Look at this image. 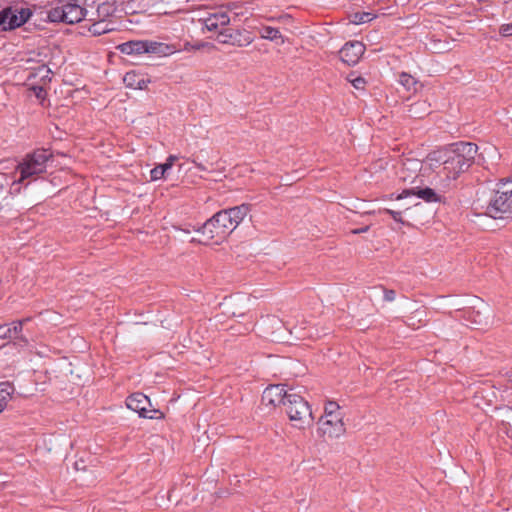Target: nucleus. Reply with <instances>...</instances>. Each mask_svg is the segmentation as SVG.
<instances>
[{
	"instance_id": "obj_1",
	"label": "nucleus",
	"mask_w": 512,
	"mask_h": 512,
	"mask_svg": "<svg viewBox=\"0 0 512 512\" xmlns=\"http://www.w3.org/2000/svg\"><path fill=\"white\" fill-rule=\"evenodd\" d=\"M478 147L470 142H458L430 152L424 160L442 181L457 179L474 162Z\"/></svg>"
},
{
	"instance_id": "obj_2",
	"label": "nucleus",
	"mask_w": 512,
	"mask_h": 512,
	"mask_svg": "<svg viewBox=\"0 0 512 512\" xmlns=\"http://www.w3.org/2000/svg\"><path fill=\"white\" fill-rule=\"evenodd\" d=\"M317 436L324 440H334L346 434L344 413L340 405L335 401H326L323 407V414L318 418Z\"/></svg>"
},
{
	"instance_id": "obj_3",
	"label": "nucleus",
	"mask_w": 512,
	"mask_h": 512,
	"mask_svg": "<svg viewBox=\"0 0 512 512\" xmlns=\"http://www.w3.org/2000/svg\"><path fill=\"white\" fill-rule=\"evenodd\" d=\"M284 408L294 428L306 430L313 425L314 416L311 406L302 396L290 392L284 402Z\"/></svg>"
},
{
	"instance_id": "obj_4",
	"label": "nucleus",
	"mask_w": 512,
	"mask_h": 512,
	"mask_svg": "<svg viewBox=\"0 0 512 512\" xmlns=\"http://www.w3.org/2000/svg\"><path fill=\"white\" fill-rule=\"evenodd\" d=\"M50 157L51 153L47 150H37L34 153L27 155L23 162L16 166V173L19 174V178L16 179L15 176L7 175L11 188L25 179L45 172L46 164Z\"/></svg>"
},
{
	"instance_id": "obj_5",
	"label": "nucleus",
	"mask_w": 512,
	"mask_h": 512,
	"mask_svg": "<svg viewBox=\"0 0 512 512\" xmlns=\"http://www.w3.org/2000/svg\"><path fill=\"white\" fill-rule=\"evenodd\" d=\"M486 213L494 219L512 215V180L498 184L486 208Z\"/></svg>"
},
{
	"instance_id": "obj_6",
	"label": "nucleus",
	"mask_w": 512,
	"mask_h": 512,
	"mask_svg": "<svg viewBox=\"0 0 512 512\" xmlns=\"http://www.w3.org/2000/svg\"><path fill=\"white\" fill-rule=\"evenodd\" d=\"M85 17V9L77 0H58L48 11V19L51 22H64L74 24Z\"/></svg>"
},
{
	"instance_id": "obj_7",
	"label": "nucleus",
	"mask_w": 512,
	"mask_h": 512,
	"mask_svg": "<svg viewBox=\"0 0 512 512\" xmlns=\"http://www.w3.org/2000/svg\"><path fill=\"white\" fill-rule=\"evenodd\" d=\"M32 12L29 8L14 5L0 11V30H12L22 26L31 17Z\"/></svg>"
},
{
	"instance_id": "obj_8",
	"label": "nucleus",
	"mask_w": 512,
	"mask_h": 512,
	"mask_svg": "<svg viewBox=\"0 0 512 512\" xmlns=\"http://www.w3.org/2000/svg\"><path fill=\"white\" fill-rule=\"evenodd\" d=\"M250 212V206L241 204L235 207L221 210L214 214L222 226L226 229L228 236L239 226Z\"/></svg>"
},
{
	"instance_id": "obj_9",
	"label": "nucleus",
	"mask_w": 512,
	"mask_h": 512,
	"mask_svg": "<svg viewBox=\"0 0 512 512\" xmlns=\"http://www.w3.org/2000/svg\"><path fill=\"white\" fill-rule=\"evenodd\" d=\"M177 51L174 45L156 41L130 40V54L147 53L158 57H165Z\"/></svg>"
},
{
	"instance_id": "obj_10",
	"label": "nucleus",
	"mask_w": 512,
	"mask_h": 512,
	"mask_svg": "<svg viewBox=\"0 0 512 512\" xmlns=\"http://www.w3.org/2000/svg\"><path fill=\"white\" fill-rule=\"evenodd\" d=\"M130 410L139 414L140 417L147 419H161L164 414L155 408H152L150 399L142 393L130 395Z\"/></svg>"
},
{
	"instance_id": "obj_11",
	"label": "nucleus",
	"mask_w": 512,
	"mask_h": 512,
	"mask_svg": "<svg viewBox=\"0 0 512 512\" xmlns=\"http://www.w3.org/2000/svg\"><path fill=\"white\" fill-rule=\"evenodd\" d=\"M201 233L206 244L219 245L223 243L228 237L226 229L218 221L215 215H213L204 223L201 229Z\"/></svg>"
},
{
	"instance_id": "obj_12",
	"label": "nucleus",
	"mask_w": 512,
	"mask_h": 512,
	"mask_svg": "<svg viewBox=\"0 0 512 512\" xmlns=\"http://www.w3.org/2000/svg\"><path fill=\"white\" fill-rule=\"evenodd\" d=\"M423 166H425L424 162L418 159L405 158L397 165L396 175L401 182L412 183L418 177Z\"/></svg>"
},
{
	"instance_id": "obj_13",
	"label": "nucleus",
	"mask_w": 512,
	"mask_h": 512,
	"mask_svg": "<svg viewBox=\"0 0 512 512\" xmlns=\"http://www.w3.org/2000/svg\"><path fill=\"white\" fill-rule=\"evenodd\" d=\"M204 27L214 33H218L220 36H224L226 26L230 22V17L226 11L217 10L213 13H209L208 16L202 19Z\"/></svg>"
},
{
	"instance_id": "obj_14",
	"label": "nucleus",
	"mask_w": 512,
	"mask_h": 512,
	"mask_svg": "<svg viewBox=\"0 0 512 512\" xmlns=\"http://www.w3.org/2000/svg\"><path fill=\"white\" fill-rule=\"evenodd\" d=\"M365 46L360 41L346 43L339 51L341 60L348 65H355L364 54Z\"/></svg>"
},
{
	"instance_id": "obj_15",
	"label": "nucleus",
	"mask_w": 512,
	"mask_h": 512,
	"mask_svg": "<svg viewBox=\"0 0 512 512\" xmlns=\"http://www.w3.org/2000/svg\"><path fill=\"white\" fill-rule=\"evenodd\" d=\"M289 393L282 385H271L267 387L262 394V402L266 406L276 407L283 405Z\"/></svg>"
},
{
	"instance_id": "obj_16",
	"label": "nucleus",
	"mask_w": 512,
	"mask_h": 512,
	"mask_svg": "<svg viewBox=\"0 0 512 512\" xmlns=\"http://www.w3.org/2000/svg\"><path fill=\"white\" fill-rule=\"evenodd\" d=\"M253 37L251 34L245 30H231L225 29V34L223 39L220 41L223 43H230L232 45H236L238 47H245L250 45L253 42Z\"/></svg>"
},
{
	"instance_id": "obj_17",
	"label": "nucleus",
	"mask_w": 512,
	"mask_h": 512,
	"mask_svg": "<svg viewBox=\"0 0 512 512\" xmlns=\"http://www.w3.org/2000/svg\"><path fill=\"white\" fill-rule=\"evenodd\" d=\"M417 195L419 198L423 199L426 202H437L439 200V196L435 193V191L431 188H424V189H411V190H404L401 194L397 196V200H400L404 197H407L409 195Z\"/></svg>"
},
{
	"instance_id": "obj_18",
	"label": "nucleus",
	"mask_w": 512,
	"mask_h": 512,
	"mask_svg": "<svg viewBox=\"0 0 512 512\" xmlns=\"http://www.w3.org/2000/svg\"><path fill=\"white\" fill-rule=\"evenodd\" d=\"M178 160V157L176 155H170L167 159H166V162L163 163V164H159L157 165L156 167H154L151 171H150V177H151V180L152 181H157V180H160V179H163L165 178L167 172L169 170H171V168L173 167L174 163Z\"/></svg>"
},
{
	"instance_id": "obj_19",
	"label": "nucleus",
	"mask_w": 512,
	"mask_h": 512,
	"mask_svg": "<svg viewBox=\"0 0 512 512\" xmlns=\"http://www.w3.org/2000/svg\"><path fill=\"white\" fill-rule=\"evenodd\" d=\"M260 37L262 39L276 41L278 44H284L286 38L280 33L277 28L271 26H264L260 30Z\"/></svg>"
},
{
	"instance_id": "obj_20",
	"label": "nucleus",
	"mask_w": 512,
	"mask_h": 512,
	"mask_svg": "<svg viewBox=\"0 0 512 512\" xmlns=\"http://www.w3.org/2000/svg\"><path fill=\"white\" fill-rule=\"evenodd\" d=\"M149 83V79L144 75H138L134 70L130 71V88L144 89Z\"/></svg>"
},
{
	"instance_id": "obj_21",
	"label": "nucleus",
	"mask_w": 512,
	"mask_h": 512,
	"mask_svg": "<svg viewBox=\"0 0 512 512\" xmlns=\"http://www.w3.org/2000/svg\"><path fill=\"white\" fill-rule=\"evenodd\" d=\"M12 390V386L9 383H0V413L5 409L10 400Z\"/></svg>"
},
{
	"instance_id": "obj_22",
	"label": "nucleus",
	"mask_w": 512,
	"mask_h": 512,
	"mask_svg": "<svg viewBox=\"0 0 512 512\" xmlns=\"http://www.w3.org/2000/svg\"><path fill=\"white\" fill-rule=\"evenodd\" d=\"M376 17L375 14L370 12H356L349 16L351 23L359 25L372 21Z\"/></svg>"
},
{
	"instance_id": "obj_23",
	"label": "nucleus",
	"mask_w": 512,
	"mask_h": 512,
	"mask_svg": "<svg viewBox=\"0 0 512 512\" xmlns=\"http://www.w3.org/2000/svg\"><path fill=\"white\" fill-rule=\"evenodd\" d=\"M399 83L409 92L416 91L417 81L408 73L402 72L399 75Z\"/></svg>"
},
{
	"instance_id": "obj_24",
	"label": "nucleus",
	"mask_w": 512,
	"mask_h": 512,
	"mask_svg": "<svg viewBox=\"0 0 512 512\" xmlns=\"http://www.w3.org/2000/svg\"><path fill=\"white\" fill-rule=\"evenodd\" d=\"M11 188V184L6 174L0 173V199L3 197L4 192H8L7 188Z\"/></svg>"
},
{
	"instance_id": "obj_25",
	"label": "nucleus",
	"mask_w": 512,
	"mask_h": 512,
	"mask_svg": "<svg viewBox=\"0 0 512 512\" xmlns=\"http://www.w3.org/2000/svg\"><path fill=\"white\" fill-rule=\"evenodd\" d=\"M0 338H12V329L8 325H0Z\"/></svg>"
},
{
	"instance_id": "obj_26",
	"label": "nucleus",
	"mask_w": 512,
	"mask_h": 512,
	"mask_svg": "<svg viewBox=\"0 0 512 512\" xmlns=\"http://www.w3.org/2000/svg\"><path fill=\"white\" fill-rule=\"evenodd\" d=\"M384 300L393 302L396 299V292L392 289L383 288Z\"/></svg>"
},
{
	"instance_id": "obj_27",
	"label": "nucleus",
	"mask_w": 512,
	"mask_h": 512,
	"mask_svg": "<svg viewBox=\"0 0 512 512\" xmlns=\"http://www.w3.org/2000/svg\"><path fill=\"white\" fill-rule=\"evenodd\" d=\"M12 329V338L16 337L22 330V322H13L9 325Z\"/></svg>"
},
{
	"instance_id": "obj_28",
	"label": "nucleus",
	"mask_w": 512,
	"mask_h": 512,
	"mask_svg": "<svg viewBox=\"0 0 512 512\" xmlns=\"http://www.w3.org/2000/svg\"><path fill=\"white\" fill-rule=\"evenodd\" d=\"M384 212L389 214L396 222H399V223L403 222V219H402V216H401V212L394 211V210H391V209H384Z\"/></svg>"
},
{
	"instance_id": "obj_29",
	"label": "nucleus",
	"mask_w": 512,
	"mask_h": 512,
	"mask_svg": "<svg viewBox=\"0 0 512 512\" xmlns=\"http://www.w3.org/2000/svg\"><path fill=\"white\" fill-rule=\"evenodd\" d=\"M500 34L503 36H512V22L510 24H503L500 27Z\"/></svg>"
},
{
	"instance_id": "obj_30",
	"label": "nucleus",
	"mask_w": 512,
	"mask_h": 512,
	"mask_svg": "<svg viewBox=\"0 0 512 512\" xmlns=\"http://www.w3.org/2000/svg\"><path fill=\"white\" fill-rule=\"evenodd\" d=\"M365 83L366 82H365L364 78H362V77H356L355 79L351 80V84L356 89H364Z\"/></svg>"
},
{
	"instance_id": "obj_31",
	"label": "nucleus",
	"mask_w": 512,
	"mask_h": 512,
	"mask_svg": "<svg viewBox=\"0 0 512 512\" xmlns=\"http://www.w3.org/2000/svg\"><path fill=\"white\" fill-rule=\"evenodd\" d=\"M33 91H34V93H35V96H36L38 99H43V98H44L45 91L43 90V88H42V87L35 86V87H33Z\"/></svg>"
},
{
	"instance_id": "obj_32",
	"label": "nucleus",
	"mask_w": 512,
	"mask_h": 512,
	"mask_svg": "<svg viewBox=\"0 0 512 512\" xmlns=\"http://www.w3.org/2000/svg\"><path fill=\"white\" fill-rule=\"evenodd\" d=\"M190 161L195 165V167H196L198 170H200V171H208L207 166H205V165H204L203 163H201V162H198L196 159H194V158H193V159H191Z\"/></svg>"
},
{
	"instance_id": "obj_33",
	"label": "nucleus",
	"mask_w": 512,
	"mask_h": 512,
	"mask_svg": "<svg viewBox=\"0 0 512 512\" xmlns=\"http://www.w3.org/2000/svg\"><path fill=\"white\" fill-rule=\"evenodd\" d=\"M38 74H40L42 78H48L50 70L46 66H41L38 69Z\"/></svg>"
},
{
	"instance_id": "obj_34",
	"label": "nucleus",
	"mask_w": 512,
	"mask_h": 512,
	"mask_svg": "<svg viewBox=\"0 0 512 512\" xmlns=\"http://www.w3.org/2000/svg\"><path fill=\"white\" fill-rule=\"evenodd\" d=\"M370 226H364L362 228H357V229H353L351 230V233L352 234H360V233H365L369 230Z\"/></svg>"
},
{
	"instance_id": "obj_35",
	"label": "nucleus",
	"mask_w": 512,
	"mask_h": 512,
	"mask_svg": "<svg viewBox=\"0 0 512 512\" xmlns=\"http://www.w3.org/2000/svg\"><path fill=\"white\" fill-rule=\"evenodd\" d=\"M118 48L120 49V51L122 53H125L128 49V43H123V44L119 45Z\"/></svg>"
},
{
	"instance_id": "obj_36",
	"label": "nucleus",
	"mask_w": 512,
	"mask_h": 512,
	"mask_svg": "<svg viewBox=\"0 0 512 512\" xmlns=\"http://www.w3.org/2000/svg\"><path fill=\"white\" fill-rule=\"evenodd\" d=\"M507 434L512 438V431H511V434L507 431Z\"/></svg>"
}]
</instances>
